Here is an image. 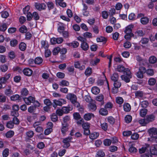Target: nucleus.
<instances>
[{
  "label": "nucleus",
  "instance_id": "f257e3e1",
  "mask_svg": "<svg viewBox=\"0 0 157 157\" xmlns=\"http://www.w3.org/2000/svg\"><path fill=\"white\" fill-rule=\"evenodd\" d=\"M124 74L125 75H122L121 76L122 79L127 83L130 82V79L132 78V75L128 68H127L126 70V73Z\"/></svg>",
  "mask_w": 157,
  "mask_h": 157
},
{
  "label": "nucleus",
  "instance_id": "f03ea898",
  "mask_svg": "<svg viewBox=\"0 0 157 157\" xmlns=\"http://www.w3.org/2000/svg\"><path fill=\"white\" fill-rule=\"evenodd\" d=\"M146 71V68L143 67H140L139 68V71L136 73V76L139 78H142L144 77V74Z\"/></svg>",
  "mask_w": 157,
  "mask_h": 157
},
{
  "label": "nucleus",
  "instance_id": "7ed1b4c3",
  "mask_svg": "<svg viewBox=\"0 0 157 157\" xmlns=\"http://www.w3.org/2000/svg\"><path fill=\"white\" fill-rule=\"evenodd\" d=\"M53 101L52 105L53 107L55 108L57 105L62 106L63 104H65L66 102V101L64 99L61 98L58 100H54Z\"/></svg>",
  "mask_w": 157,
  "mask_h": 157
},
{
  "label": "nucleus",
  "instance_id": "20e7f679",
  "mask_svg": "<svg viewBox=\"0 0 157 157\" xmlns=\"http://www.w3.org/2000/svg\"><path fill=\"white\" fill-rule=\"evenodd\" d=\"M72 139V138L71 136H69L64 139L63 141L64 143V144L63 145V147L66 148L69 147L70 146L69 143Z\"/></svg>",
  "mask_w": 157,
  "mask_h": 157
},
{
  "label": "nucleus",
  "instance_id": "39448f33",
  "mask_svg": "<svg viewBox=\"0 0 157 157\" xmlns=\"http://www.w3.org/2000/svg\"><path fill=\"white\" fill-rule=\"evenodd\" d=\"M148 132L149 135L152 137L153 138L156 137L157 136V128H152L149 129Z\"/></svg>",
  "mask_w": 157,
  "mask_h": 157
},
{
  "label": "nucleus",
  "instance_id": "423d86ee",
  "mask_svg": "<svg viewBox=\"0 0 157 157\" xmlns=\"http://www.w3.org/2000/svg\"><path fill=\"white\" fill-rule=\"evenodd\" d=\"M23 99L25 103L28 105H29L31 103L34 102V100H35V98L31 96L29 97L28 98H23Z\"/></svg>",
  "mask_w": 157,
  "mask_h": 157
},
{
  "label": "nucleus",
  "instance_id": "0eeeda50",
  "mask_svg": "<svg viewBox=\"0 0 157 157\" xmlns=\"http://www.w3.org/2000/svg\"><path fill=\"white\" fill-rule=\"evenodd\" d=\"M67 98L70 100L72 103L77 101L76 96L74 94H69L67 96Z\"/></svg>",
  "mask_w": 157,
  "mask_h": 157
},
{
  "label": "nucleus",
  "instance_id": "6e6552de",
  "mask_svg": "<svg viewBox=\"0 0 157 157\" xmlns=\"http://www.w3.org/2000/svg\"><path fill=\"white\" fill-rule=\"evenodd\" d=\"M35 7L36 9L39 10H44L46 7V5L44 3L40 4L36 3L35 4Z\"/></svg>",
  "mask_w": 157,
  "mask_h": 157
},
{
  "label": "nucleus",
  "instance_id": "1a4fd4ad",
  "mask_svg": "<svg viewBox=\"0 0 157 157\" xmlns=\"http://www.w3.org/2000/svg\"><path fill=\"white\" fill-rule=\"evenodd\" d=\"M151 153L154 155H157V144L152 145L150 149Z\"/></svg>",
  "mask_w": 157,
  "mask_h": 157
},
{
  "label": "nucleus",
  "instance_id": "9d476101",
  "mask_svg": "<svg viewBox=\"0 0 157 157\" xmlns=\"http://www.w3.org/2000/svg\"><path fill=\"white\" fill-rule=\"evenodd\" d=\"M62 127L61 128V132L63 134H64L67 131L69 124L67 123L64 124L62 123Z\"/></svg>",
  "mask_w": 157,
  "mask_h": 157
},
{
  "label": "nucleus",
  "instance_id": "9b49d317",
  "mask_svg": "<svg viewBox=\"0 0 157 157\" xmlns=\"http://www.w3.org/2000/svg\"><path fill=\"white\" fill-rule=\"evenodd\" d=\"M23 72L24 74L25 75L28 76H30L33 73V71L31 69L29 68L24 69Z\"/></svg>",
  "mask_w": 157,
  "mask_h": 157
},
{
  "label": "nucleus",
  "instance_id": "f8f14e48",
  "mask_svg": "<svg viewBox=\"0 0 157 157\" xmlns=\"http://www.w3.org/2000/svg\"><path fill=\"white\" fill-rule=\"evenodd\" d=\"M127 68H125L123 65H119L117 66L116 68L117 71L119 72H124V74L126 73V70Z\"/></svg>",
  "mask_w": 157,
  "mask_h": 157
},
{
  "label": "nucleus",
  "instance_id": "ddd939ff",
  "mask_svg": "<svg viewBox=\"0 0 157 157\" xmlns=\"http://www.w3.org/2000/svg\"><path fill=\"white\" fill-rule=\"evenodd\" d=\"M92 116L94 117V115L92 113H87L85 114L83 116L84 119L86 121H89L91 120Z\"/></svg>",
  "mask_w": 157,
  "mask_h": 157
},
{
  "label": "nucleus",
  "instance_id": "4468645a",
  "mask_svg": "<svg viewBox=\"0 0 157 157\" xmlns=\"http://www.w3.org/2000/svg\"><path fill=\"white\" fill-rule=\"evenodd\" d=\"M134 27L133 25H129L126 28L125 30L124 31L125 33L126 34H130L132 33V28Z\"/></svg>",
  "mask_w": 157,
  "mask_h": 157
},
{
  "label": "nucleus",
  "instance_id": "2eb2a0df",
  "mask_svg": "<svg viewBox=\"0 0 157 157\" xmlns=\"http://www.w3.org/2000/svg\"><path fill=\"white\" fill-rule=\"evenodd\" d=\"M74 66L75 68H79L81 70H83L85 68V67L84 65L81 66L80 63L78 61L75 63Z\"/></svg>",
  "mask_w": 157,
  "mask_h": 157
},
{
  "label": "nucleus",
  "instance_id": "dca6fc26",
  "mask_svg": "<svg viewBox=\"0 0 157 157\" xmlns=\"http://www.w3.org/2000/svg\"><path fill=\"white\" fill-rule=\"evenodd\" d=\"M149 145H147L146 147H142L141 148L139 149V152L140 154H142L145 151H149Z\"/></svg>",
  "mask_w": 157,
  "mask_h": 157
},
{
  "label": "nucleus",
  "instance_id": "f3484780",
  "mask_svg": "<svg viewBox=\"0 0 157 157\" xmlns=\"http://www.w3.org/2000/svg\"><path fill=\"white\" fill-rule=\"evenodd\" d=\"M9 88L6 89L5 91V94L6 96H10L13 94V91L11 89V86H9Z\"/></svg>",
  "mask_w": 157,
  "mask_h": 157
},
{
  "label": "nucleus",
  "instance_id": "a211bd4d",
  "mask_svg": "<svg viewBox=\"0 0 157 157\" xmlns=\"http://www.w3.org/2000/svg\"><path fill=\"white\" fill-rule=\"evenodd\" d=\"M147 122L149 123L150 122H151L155 120V117L154 115L151 114L147 116L146 118Z\"/></svg>",
  "mask_w": 157,
  "mask_h": 157
},
{
  "label": "nucleus",
  "instance_id": "6ab92c4d",
  "mask_svg": "<svg viewBox=\"0 0 157 157\" xmlns=\"http://www.w3.org/2000/svg\"><path fill=\"white\" fill-rule=\"evenodd\" d=\"M10 99L12 101H16L17 100H21V97H20L18 94L13 95L10 97Z\"/></svg>",
  "mask_w": 157,
  "mask_h": 157
},
{
  "label": "nucleus",
  "instance_id": "aec40b11",
  "mask_svg": "<svg viewBox=\"0 0 157 157\" xmlns=\"http://www.w3.org/2000/svg\"><path fill=\"white\" fill-rule=\"evenodd\" d=\"M81 48L83 50L86 51L89 48V45L86 42H84L82 43L81 44Z\"/></svg>",
  "mask_w": 157,
  "mask_h": 157
},
{
  "label": "nucleus",
  "instance_id": "412c9836",
  "mask_svg": "<svg viewBox=\"0 0 157 157\" xmlns=\"http://www.w3.org/2000/svg\"><path fill=\"white\" fill-rule=\"evenodd\" d=\"M91 91L93 94H97L100 92V90L97 87L94 86L92 88Z\"/></svg>",
  "mask_w": 157,
  "mask_h": 157
},
{
  "label": "nucleus",
  "instance_id": "4be33fe9",
  "mask_svg": "<svg viewBox=\"0 0 157 157\" xmlns=\"http://www.w3.org/2000/svg\"><path fill=\"white\" fill-rule=\"evenodd\" d=\"M157 61V58L154 56H150L149 59V62L150 63L154 64Z\"/></svg>",
  "mask_w": 157,
  "mask_h": 157
},
{
  "label": "nucleus",
  "instance_id": "5701e85b",
  "mask_svg": "<svg viewBox=\"0 0 157 157\" xmlns=\"http://www.w3.org/2000/svg\"><path fill=\"white\" fill-rule=\"evenodd\" d=\"M99 113L100 114L103 116H105L108 114V111L104 108H101L99 110Z\"/></svg>",
  "mask_w": 157,
  "mask_h": 157
},
{
  "label": "nucleus",
  "instance_id": "b1692460",
  "mask_svg": "<svg viewBox=\"0 0 157 157\" xmlns=\"http://www.w3.org/2000/svg\"><path fill=\"white\" fill-rule=\"evenodd\" d=\"M124 110L126 112H128L130 110L131 108L130 105L128 103H125L123 105Z\"/></svg>",
  "mask_w": 157,
  "mask_h": 157
},
{
  "label": "nucleus",
  "instance_id": "393cba45",
  "mask_svg": "<svg viewBox=\"0 0 157 157\" xmlns=\"http://www.w3.org/2000/svg\"><path fill=\"white\" fill-rule=\"evenodd\" d=\"M99 135V133L97 132H94L90 135V138L91 139L94 140L96 139L98 137Z\"/></svg>",
  "mask_w": 157,
  "mask_h": 157
},
{
  "label": "nucleus",
  "instance_id": "a878e982",
  "mask_svg": "<svg viewBox=\"0 0 157 157\" xmlns=\"http://www.w3.org/2000/svg\"><path fill=\"white\" fill-rule=\"evenodd\" d=\"M42 62L43 59L40 57L36 58L34 60V63L37 64H40L42 63Z\"/></svg>",
  "mask_w": 157,
  "mask_h": 157
},
{
  "label": "nucleus",
  "instance_id": "bb28decb",
  "mask_svg": "<svg viewBox=\"0 0 157 157\" xmlns=\"http://www.w3.org/2000/svg\"><path fill=\"white\" fill-rule=\"evenodd\" d=\"M149 21V19L146 17H142L140 19L141 22L144 25L147 24L148 22Z\"/></svg>",
  "mask_w": 157,
  "mask_h": 157
},
{
  "label": "nucleus",
  "instance_id": "cd10ccee",
  "mask_svg": "<svg viewBox=\"0 0 157 157\" xmlns=\"http://www.w3.org/2000/svg\"><path fill=\"white\" fill-rule=\"evenodd\" d=\"M119 75L117 73H115L113 74L111 76V79L114 82L118 81L119 78Z\"/></svg>",
  "mask_w": 157,
  "mask_h": 157
},
{
  "label": "nucleus",
  "instance_id": "c85d7f7f",
  "mask_svg": "<svg viewBox=\"0 0 157 157\" xmlns=\"http://www.w3.org/2000/svg\"><path fill=\"white\" fill-rule=\"evenodd\" d=\"M56 2V5H58L62 7H65L66 6V3L63 1H59V0H57V2Z\"/></svg>",
  "mask_w": 157,
  "mask_h": 157
},
{
  "label": "nucleus",
  "instance_id": "c756f323",
  "mask_svg": "<svg viewBox=\"0 0 157 157\" xmlns=\"http://www.w3.org/2000/svg\"><path fill=\"white\" fill-rule=\"evenodd\" d=\"M29 93L28 91L25 88H23L21 91V97L25 96L28 94Z\"/></svg>",
  "mask_w": 157,
  "mask_h": 157
},
{
  "label": "nucleus",
  "instance_id": "7c9ffc66",
  "mask_svg": "<svg viewBox=\"0 0 157 157\" xmlns=\"http://www.w3.org/2000/svg\"><path fill=\"white\" fill-rule=\"evenodd\" d=\"M103 99L104 96L102 94L98 96L96 98V99L97 101H101V105H103L104 104Z\"/></svg>",
  "mask_w": 157,
  "mask_h": 157
},
{
  "label": "nucleus",
  "instance_id": "2f4dec72",
  "mask_svg": "<svg viewBox=\"0 0 157 157\" xmlns=\"http://www.w3.org/2000/svg\"><path fill=\"white\" fill-rule=\"evenodd\" d=\"M26 45L25 43L21 42L19 45V48L22 51H24L26 49Z\"/></svg>",
  "mask_w": 157,
  "mask_h": 157
},
{
  "label": "nucleus",
  "instance_id": "473e14b6",
  "mask_svg": "<svg viewBox=\"0 0 157 157\" xmlns=\"http://www.w3.org/2000/svg\"><path fill=\"white\" fill-rule=\"evenodd\" d=\"M69 82L65 80H62L59 83V85L61 86H67L69 85Z\"/></svg>",
  "mask_w": 157,
  "mask_h": 157
},
{
  "label": "nucleus",
  "instance_id": "72a5a7b5",
  "mask_svg": "<svg viewBox=\"0 0 157 157\" xmlns=\"http://www.w3.org/2000/svg\"><path fill=\"white\" fill-rule=\"evenodd\" d=\"M147 109H143L140 110V115L142 117H144L147 114Z\"/></svg>",
  "mask_w": 157,
  "mask_h": 157
},
{
  "label": "nucleus",
  "instance_id": "f704fd0d",
  "mask_svg": "<svg viewBox=\"0 0 157 157\" xmlns=\"http://www.w3.org/2000/svg\"><path fill=\"white\" fill-rule=\"evenodd\" d=\"M124 120L126 123H129L132 120V117L130 115H127L125 117Z\"/></svg>",
  "mask_w": 157,
  "mask_h": 157
},
{
  "label": "nucleus",
  "instance_id": "c9c22d12",
  "mask_svg": "<svg viewBox=\"0 0 157 157\" xmlns=\"http://www.w3.org/2000/svg\"><path fill=\"white\" fill-rule=\"evenodd\" d=\"M148 75L152 76L154 74V70L152 69H148L146 70V72Z\"/></svg>",
  "mask_w": 157,
  "mask_h": 157
},
{
  "label": "nucleus",
  "instance_id": "e433bc0d",
  "mask_svg": "<svg viewBox=\"0 0 157 157\" xmlns=\"http://www.w3.org/2000/svg\"><path fill=\"white\" fill-rule=\"evenodd\" d=\"M73 116L75 119L78 120L81 118L80 115L78 113H73Z\"/></svg>",
  "mask_w": 157,
  "mask_h": 157
},
{
  "label": "nucleus",
  "instance_id": "4c0bfd02",
  "mask_svg": "<svg viewBox=\"0 0 157 157\" xmlns=\"http://www.w3.org/2000/svg\"><path fill=\"white\" fill-rule=\"evenodd\" d=\"M9 154V149L8 148L5 149L2 152L3 157H7Z\"/></svg>",
  "mask_w": 157,
  "mask_h": 157
},
{
  "label": "nucleus",
  "instance_id": "58836bf2",
  "mask_svg": "<svg viewBox=\"0 0 157 157\" xmlns=\"http://www.w3.org/2000/svg\"><path fill=\"white\" fill-rule=\"evenodd\" d=\"M92 73V68L90 67H88L86 70L85 74L86 76H89Z\"/></svg>",
  "mask_w": 157,
  "mask_h": 157
},
{
  "label": "nucleus",
  "instance_id": "ea45409f",
  "mask_svg": "<svg viewBox=\"0 0 157 157\" xmlns=\"http://www.w3.org/2000/svg\"><path fill=\"white\" fill-rule=\"evenodd\" d=\"M14 134V132L12 131H10L7 132L6 134V136L7 138H11Z\"/></svg>",
  "mask_w": 157,
  "mask_h": 157
},
{
  "label": "nucleus",
  "instance_id": "a19ab883",
  "mask_svg": "<svg viewBox=\"0 0 157 157\" xmlns=\"http://www.w3.org/2000/svg\"><path fill=\"white\" fill-rule=\"evenodd\" d=\"M17 44L18 41L16 39H13L10 41V45L12 47H15Z\"/></svg>",
  "mask_w": 157,
  "mask_h": 157
},
{
  "label": "nucleus",
  "instance_id": "79ce46f5",
  "mask_svg": "<svg viewBox=\"0 0 157 157\" xmlns=\"http://www.w3.org/2000/svg\"><path fill=\"white\" fill-rule=\"evenodd\" d=\"M47 5L49 10L53 9L54 6L53 3L51 2H49L47 3Z\"/></svg>",
  "mask_w": 157,
  "mask_h": 157
},
{
  "label": "nucleus",
  "instance_id": "37998d69",
  "mask_svg": "<svg viewBox=\"0 0 157 157\" xmlns=\"http://www.w3.org/2000/svg\"><path fill=\"white\" fill-rule=\"evenodd\" d=\"M19 30L20 32L22 33H24L26 32L27 31V29L25 26L23 25L20 28Z\"/></svg>",
  "mask_w": 157,
  "mask_h": 157
},
{
  "label": "nucleus",
  "instance_id": "c03bdc74",
  "mask_svg": "<svg viewBox=\"0 0 157 157\" xmlns=\"http://www.w3.org/2000/svg\"><path fill=\"white\" fill-rule=\"evenodd\" d=\"M82 126L84 129H89L90 127V124L87 122L83 123Z\"/></svg>",
  "mask_w": 157,
  "mask_h": 157
},
{
  "label": "nucleus",
  "instance_id": "a18cd8bd",
  "mask_svg": "<svg viewBox=\"0 0 157 157\" xmlns=\"http://www.w3.org/2000/svg\"><path fill=\"white\" fill-rule=\"evenodd\" d=\"M14 124L12 121H9L7 122L6 127L9 128H13Z\"/></svg>",
  "mask_w": 157,
  "mask_h": 157
},
{
  "label": "nucleus",
  "instance_id": "49530a36",
  "mask_svg": "<svg viewBox=\"0 0 157 157\" xmlns=\"http://www.w3.org/2000/svg\"><path fill=\"white\" fill-rule=\"evenodd\" d=\"M155 82L156 80L153 78H150L148 81L149 84L151 86L154 85L155 84Z\"/></svg>",
  "mask_w": 157,
  "mask_h": 157
},
{
  "label": "nucleus",
  "instance_id": "de8ad7c7",
  "mask_svg": "<svg viewBox=\"0 0 157 157\" xmlns=\"http://www.w3.org/2000/svg\"><path fill=\"white\" fill-rule=\"evenodd\" d=\"M142 107L143 108H147L149 104L148 102L147 101H142L140 103Z\"/></svg>",
  "mask_w": 157,
  "mask_h": 157
},
{
  "label": "nucleus",
  "instance_id": "09e8293b",
  "mask_svg": "<svg viewBox=\"0 0 157 157\" xmlns=\"http://www.w3.org/2000/svg\"><path fill=\"white\" fill-rule=\"evenodd\" d=\"M7 29V26L6 23H3L0 26V30L5 31Z\"/></svg>",
  "mask_w": 157,
  "mask_h": 157
},
{
  "label": "nucleus",
  "instance_id": "8fccbe9b",
  "mask_svg": "<svg viewBox=\"0 0 157 157\" xmlns=\"http://www.w3.org/2000/svg\"><path fill=\"white\" fill-rule=\"evenodd\" d=\"M139 122L142 126H145L146 124L148 123L147 122L146 119H141L139 121Z\"/></svg>",
  "mask_w": 157,
  "mask_h": 157
},
{
  "label": "nucleus",
  "instance_id": "3c124183",
  "mask_svg": "<svg viewBox=\"0 0 157 157\" xmlns=\"http://www.w3.org/2000/svg\"><path fill=\"white\" fill-rule=\"evenodd\" d=\"M107 120L109 123L111 124H113L115 122L114 118L111 116L107 118Z\"/></svg>",
  "mask_w": 157,
  "mask_h": 157
},
{
  "label": "nucleus",
  "instance_id": "603ef678",
  "mask_svg": "<svg viewBox=\"0 0 157 157\" xmlns=\"http://www.w3.org/2000/svg\"><path fill=\"white\" fill-rule=\"evenodd\" d=\"M51 118L52 121L53 122H56L58 120V117L55 113H53L52 114Z\"/></svg>",
  "mask_w": 157,
  "mask_h": 157
},
{
  "label": "nucleus",
  "instance_id": "864d4df0",
  "mask_svg": "<svg viewBox=\"0 0 157 157\" xmlns=\"http://www.w3.org/2000/svg\"><path fill=\"white\" fill-rule=\"evenodd\" d=\"M89 108L93 110H95L97 109L96 105L94 103H91L89 104Z\"/></svg>",
  "mask_w": 157,
  "mask_h": 157
},
{
  "label": "nucleus",
  "instance_id": "5fc2aeb1",
  "mask_svg": "<svg viewBox=\"0 0 157 157\" xmlns=\"http://www.w3.org/2000/svg\"><path fill=\"white\" fill-rule=\"evenodd\" d=\"M106 39L105 37L102 36H100V37L97 38V40L98 42H106Z\"/></svg>",
  "mask_w": 157,
  "mask_h": 157
},
{
  "label": "nucleus",
  "instance_id": "6e6d98bb",
  "mask_svg": "<svg viewBox=\"0 0 157 157\" xmlns=\"http://www.w3.org/2000/svg\"><path fill=\"white\" fill-rule=\"evenodd\" d=\"M111 143V140L109 139H105L104 141V144L105 146H109Z\"/></svg>",
  "mask_w": 157,
  "mask_h": 157
},
{
  "label": "nucleus",
  "instance_id": "4d7b16f0",
  "mask_svg": "<svg viewBox=\"0 0 157 157\" xmlns=\"http://www.w3.org/2000/svg\"><path fill=\"white\" fill-rule=\"evenodd\" d=\"M135 96L138 97H142L143 96V93L142 91H138L135 92Z\"/></svg>",
  "mask_w": 157,
  "mask_h": 157
},
{
  "label": "nucleus",
  "instance_id": "13d9d810",
  "mask_svg": "<svg viewBox=\"0 0 157 157\" xmlns=\"http://www.w3.org/2000/svg\"><path fill=\"white\" fill-rule=\"evenodd\" d=\"M44 103L46 105V106H51L52 104L51 101L48 99H46L44 100Z\"/></svg>",
  "mask_w": 157,
  "mask_h": 157
},
{
  "label": "nucleus",
  "instance_id": "bf43d9fd",
  "mask_svg": "<svg viewBox=\"0 0 157 157\" xmlns=\"http://www.w3.org/2000/svg\"><path fill=\"white\" fill-rule=\"evenodd\" d=\"M134 36V34L133 33L126 34L124 36L125 38L127 40H130L131 37Z\"/></svg>",
  "mask_w": 157,
  "mask_h": 157
},
{
  "label": "nucleus",
  "instance_id": "052dcab7",
  "mask_svg": "<svg viewBox=\"0 0 157 157\" xmlns=\"http://www.w3.org/2000/svg\"><path fill=\"white\" fill-rule=\"evenodd\" d=\"M116 101L117 103L119 104H121L123 102V99L121 97H117L116 98Z\"/></svg>",
  "mask_w": 157,
  "mask_h": 157
},
{
  "label": "nucleus",
  "instance_id": "680f3d73",
  "mask_svg": "<svg viewBox=\"0 0 157 157\" xmlns=\"http://www.w3.org/2000/svg\"><path fill=\"white\" fill-rule=\"evenodd\" d=\"M129 151L131 153H134L136 152L137 150L135 147L132 146L129 148Z\"/></svg>",
  "mask_w": 157,
  "mask_h": 157
},
{
  "label": "nucleus",
  "instance_id": "e2e57ef3",
  "mask_svg": "<svg viewBox=\"0 0 157 157\" xmlns=\"http://www.w3.org/2000/svg\"><path fill=\"white\" fill-rule=\"evenodd\" d=\"M33 17L35 20H38L39 19L40 17L38 14L36 12H34L33 13Z\"/></svg>",
  "mask_w": 157,
  "mask_h": 157
},
{
  "label": "nucleus",
  "instance_id": "0e129e2a",
  "mask_svg": "<svg viewBox=\"0 0 157 157\" xmlns=\"http://www.w3.org/2000/svg\"><path fill=\"white\" fill-rule=\"evenodd\" d=\"M56 76L58 78L62 79L64 78L65 75L63 73L59 72L57 73Z\"/></svg>",
  "mask_w": 157,
  "mask_h": 157
},
{
  "label": "nucleus",
  "instance_id": "69168bd1",
  "mask_svg": "<svg viewBox=\"0 0 157 157\" xmlns=\"http://www.w3.org/2000/svg\"><path fill=\"white\" fill-rule=\"evenodd\" d=\"M131 46V43L128 41H127L125 42L124 44V47L127 48H130Z\"/></svg>",
  "mask_w": 157,
  "mask_h": 157
},
{
  "label": "nucleus",
  "instance_id": "338daca9",
  "mask_svg": "<svg viewBox=\"0 0 157 157\" xmlns=\"http://www.w3.org/2000/svg\"><path fill=\"white\" fill-rule=\"evenodd\" d=\"M139 137V135L137 133H134L132 135L131 138L132 140H137Z\"/></svg>",
  "mask_w": 157,
  "mask_h": 157
},
{
  "label": "nucleus",
  "instance_id": "774afa93",
  "mask_svg": "<svg viewBox=\"0 0 157 157\" xmlns=\"http://www.w3.org/2000/svg\"><path fill=\"white\" fill-rule=\"evenodd\" d=\"M27 136L29 138H32L34 134V132L32 131H29L26 133Z\"/></svg>",
  "mask_w": 157,
  "mask_h": 157
}]
</instances>
